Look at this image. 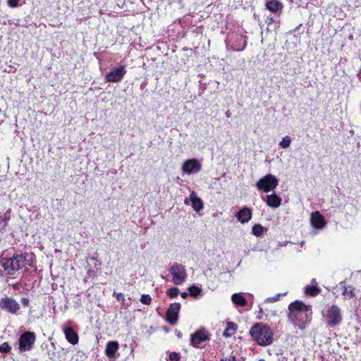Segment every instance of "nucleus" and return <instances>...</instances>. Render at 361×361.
<instances>
[{"instance_id": "nucleus-1", "label": "nucleus", "mask_w": 361, "mask_h": 361, "mask_svg": "<svg viewBox=\"0 0 361 361\" xmlns=\"http://www.w3.org/2000/svg\"><path fill=\"white\" fill-rule=\"evenodd\" d=\"M288 319L300 329L304 330L312 319V307L300 301L291 302L288 306Z\"/></svg>"}, {"instance_id": "nucleus-2", "label": "nucleus", "mask_w": 361, "mask_h": 361, "mask_svg": "<svg viewBox=\"0 0 361 361\" xmlns=\"http://www.w3.org/2000/svg\"><path fill=\"white\" fill-rule=\"evenodd\" d=\"M34 259L32 253H23L10 258H3L0 263L8 275H13L18 271L31 267Z\"/></svg>"}, {"instance_id": "nucleus-3", "label": "nucleus", "mask_w": 361, "mask_h": 361, "mask_svg": "<svg viewBox=\"0 0 361 361\" xmlns=\"http://www.w3.org/2000/svg\"><path fill=\"white\" fill-rule=\"evenodd\" d=\"M250 334L257 343L261 346L272 344L274 333L268 326L262 323H257L250 329Z\"/></svg>"}, {"instance_id": "nucleus-4", "label": "nucleus", "mask_w": 361, "mask_h": 361, "mask_svg": "<svg viewBox=\"0 0 361 361\" xmlns=\"http://www.w3.org/2000/svg\"><path fill=\"white\" fill-rule=\"evenodd\" d=\"M322 315L325 323L331 327L339 325L342 322L341 309L336 305L329 306L326 311L322 312Z\"/></svg>"}, {"instance_id": "nucleus-5", "label": "nucleus", "mask_w": 361, "mask_h": 361, "mask_svg": "<svg viewBox=\"0 0 361 361\" xmlns=\"http://www.w3.org/2000/svg\"><path fill=\"white\" fill-rule=\"evenodd\" d=\"M278 185L279 180L274 175L269 173L259 179L256 183V188L259 191L269 192L274 191Z\"/></svg>"}, {"instance_id": "nucleus-6", "label": "nucleus", "mask_w": 361, "mask_h": 361, "mask_svg": "<svg viewBox=\"0 0 361 361\" xmlns=\"http://www.w3.org/2000/svg\"><path fill=\"white\" fill-rule=\"evenodd\" d=\"M169 272L172 276V282L175 285H181L187 279L188 274L184 265L178 262L173 263L169 268Z\"/></svg>"}, {"instance_id": "nucleus-7", "label": "nucleus", "mask_w": 361, "mask_h": 361, "mask_svg": "<svg viewBox=\"0 0 361 361\" xmlns=\"http://www.w3.org/2000/svg\"><path fill=\"white\" fill-rule=\"evenodd\" d=\"M36 341V335L32 331H25L19 338V350L21 353L32 350Z\"/></svg>"}, {"instance_id": "nucleus-8", "label": "nucleus", "mask_w": 361, "mask_h": 361, "mask_svg": "<svg viewBox=\"0 0 361 361\" xmlns=\"http://www.w3.org/2000/svg\"><path fill=\"white\" fill-rule=\"evenodd\" d=\"M126 73V66L124 65H120L107 73L105 75V80L108 82H120L124 78Z\"/></svg>"}, {"instance_id": "nucleus-9", "label": "nucleus", "mask_w": 361, "mask_h": 361, "mask_svg": "<svg viewBox=\"0 0 361 361\" xmlns=\"http://www.w3.org/2000/svg\"><path fill=\"white\" fill-rule=\"evenodd\" d=\"M0 308L14 314L20 310V305L14 298L5 296L0 300Z\"/></svg>"}, {"instance_id": "nucleus-10", "label": "nucleus", "mask_w": 361, "mask_h": 361, "mask_svg": "<svg viewBox=\"0 0 361 361\" xmlns=\"http://www.w3.org/2000/svg\"><path fill=\"white\" fill-rule=\"evenodd\" d=\"M181 170L187 175L195 174L202 170V164L196 159H188L183 164Z\"/></svg>"}, {"instance_id": "nucleus-11", "label": "nucleus", "mask_w": 361, "mask_h": 361, "mask_svg": "<svg viewBox=\"0 0 361 361\" xmlns=\"http://www.w3.org/2000/svg\"><path fill=\"white\" fill-rule=\"evenodd\" d=\"M180 310V303L174 302L169 306L166 313V320L169 324L171 325L176 324L178 319Z\"/></svg>"}, {"instance_id": "nucleus-12", "label": "nucleus", "mask_w": 361, "mask_h": 361, "mask_svg": "<svg viewBox=\"0 0 361 361\" xmlns=\"http://www.w3.org/2000/svg\"><path fill=\"white\" fill-rule=\"evenodd\" d=\"M184 204L186 205L191 204L192 209L198 212L203 209V202L197 197V193L192 191L188 197L184 200Z\"/></svg>"}, {"instance_id": "nucleus-13", "label": "nucleus", "mask_w": 361, "mask_h": 361, "mask_svg": "<svg viewBox=\"0 0 361 361\" xmlns=\"http://www.w3.org/2000/svg\"><path fill=\"white\" fill-rule=\"evenodd\" d=\"M100 264L98 263L95 257H90L88 267L87 269V276L84 279L85 283L88 282L90 279H93L97 276V272L99 270Z\"/></svg>"}, {"instance_id": "nucleus-14", "label": "nucleus", "mask_w": 361, "mask_h": 361, "mask_svg": "<svg viewBox=\"0 0 361 361\" xmlns=\"http://www.w3.org/2000/svg\"><path fill=\"white\" fill-rule=\"evenodd\" d=\"M262 200L266 202L267 205L272 209H277L281 205L282 199L276 192L267 195Z\"/></svg>"}, {"instance_id": "nucleus-15", "label": "nucleus", "mask_w": 361, "mask_h": 361, "mask_svg": "<svg viewBox=\"0 0 361 361\" xmlns=\"http://www.w3.org/2000/svg\"><path fill=\"white\" fill-rule=\"evenodd\" d=\"M310 223L312 226L315 229H322L326 225L324 218L319 212L312 213L310 216Z\"/></svg>"}, {"instance_id": "nucleus-16", "label": "nucleus", "mask_w": 361, "mask_h": 361, "mask_svg": "<svg viewBox=\"0 0 361 361\" xmlns=\"http://www.w3.org/2000/svg\"><path fill=\"white\" fill-rule=\"evenodd\" d=\"M252 212L251 209L247 207H243L235 214L236 219L241 224L247 223L252 219Z\"/></svg>"}, {"instance_id": "nucleus-17", "label": "nucleus", "mask_w": 361, "mask_h": 361, "mask_svg": "<svg viewBox=\"0 0 361 361\" xmlns=\"http://www.w3.org/2000/svg\"><path fill=\"white\" fill-rule=\"evenodd\" d=\"M208 339V336L204 331H197L191 336L190 343L194 347L198 348L201 343Z\"/></svg>"}, {"instance_id": "nucleus-18", "label": "nucleus", "mask_w": 361, "mask_h": 361, "mask_svg": "<svg viewBox=\"0 0 361 361\" xmlns=\"http://www.w3.org/2000/svg\"><path fill=\"white\" fill-rule=\"evenodd\" d=\"M304 292L306 295L310 297H315L320 293L321 288L318 286L315 279H312L311 283L304 288Z\"/></svg>"}, {"instance_id": "nucleus-19", "label": "nucleus", "mask_w": 361, "mask_h": 361, "mask_svg": "<svg viewBox=\"0 0 361 361\" xmlns=\"http://www.w3.org/2000/svg\"><path fill=\"white\" fill-rule=\"evenodd\" d=\"M236 42L235 43H232L231 45V49L235 51H243L247 44L245 38L242 35H235Z\"/></svg>"}, {"instance_id": "nucleus-20", "label": "nucleus", "mask_w": 361, "mask_h": 361, "mask_svg": "<svg viewBox=\"0 0 361 361\" xmlns=\"http://www.w3.org/2000/svg\"><path fill=\"white\" fill-rule=\"evenodd\" d=\"M64 334L66 340L70 343L75 345L76 343H78V336L77 333L71 327L65 328Z\"/></svg>"}, {"instance_id": "nucleus-21", "label": "nucleus", "mask_w": 361, "mask_h": 361, "mask_svg": "<svg viewBox=\"0 0 361 361\" xmlns=\"http://www.w3.org/2000/svg\"><path fill=\"white\" fill-rule=\"evenodd\" d=\"M266 7L271 13H278L279 15L283 8V5L276 0H271L266 3Z\"/></svg>"}, {"instance_id": "nucleus-22", "label": "nucleus", "mask_w": 361, "mask_h": 361, "mask_svg": "<svg viewBox=\"0 0 361 361\" xmlns=\"http://www.w3.org/2000/svg\"><path fill=\"white\" fill-rule=\"evenodd\" d=\"M118 349V343L116 341H110L106 344L105 353L108 357H113Z\"/></svg>"}, {"instance_id": "nucleus-23", "label": "nucleus", "mask_w": 361, "mask_h": 361, "mask_svg": "<svg viewBox=\"0 0 361 361\" xmlns=\"http://www.w3.org/2000/svg\"><path fill=\"white\" fill-rule=\"evenodd\" d=\"M231 301L238 307H245L247 305V300L241 293H234L231 295Z\"/></svg>"}, {"instance_id": "nucleus-24", "label": "nucleus", "mask_w": 361, "mask_h": 361, "mask_svg": "<svg viewBox=\"0 0 361 361\" xmlns=\"http://www.w3.org/2000/svg\"><path fill=\"white\" fill-rule=\"evenodd\" d=\"M237 326L232 322H228L226 324V329L223 333V336L226 338H229L235 334Z\"/></svg>"}, {"instance_id": "nucleus-25", "label": "nucleus", "mask_w": 361, "mask_h": 361, "mask_svg": "<svg viewBox=\"0 0 361 361\" xmlns=\"http://www.w3.org/2000/svg\"><path fill=\"white\" fill-rule=\"evenodd\" d=\"M341 287L343 288L342 294L345 296V299H351L355 296V289L351 287H346L344 283L342 282L340 283Z\"/></svg>"}, {"instance_id": "nucleus-26", "label": "nucleus", "mask_w": 361, "mask_h": 361, "mask_svg": "<svg viewBox=\"0 0 361 361\" xmlns=\"http://www.w3.org/2000/svg\"><path fill=\"white\" fill-rule=\"evenodd\" d=\"M266 23L267 24V30L270 31L276 30L279 27V22L275 20L271 16L267 17Z\"/></svg>"}, {"instance_id": "nucleus-27", "label": "nucleus", "mask_w": 361, "mask_h": 361, "mask_svg": "<svg viewBox=\"0 0 361 361\" xmlns=\"http://www.w3.org/2000/svg\"><path fill=\"white\" fill-rule=\"evenodd\" d=\"M264 231V227L260 224H255L252 228V233L257 237L261 236L263 234Z\"/></svg>"}, {"instance_id": "nucleus-28", "label": "nucleus", "mask_w": 361, "mask_h": 361, "mask_svg": "<svg viewBox=\"0 0 361 361\" xmlns=\"http://www.w3.org/2000/svg\"><path fill=\"white\" fill-rule=\"evenodd\" d=\"M202 289L200 287L196 286L195 285H192L188 288V291L191 296L197 297L202 292Z\"/></svg>"}, {"instance_id": "nucleus-29", "label": "nucleus", "mask_w": 361, "mask_h": 361, "mask_svg": "<svg viewBox=\"0 0 361 361\" xmlns=\"http://www.w3.org/2000/svg\"><path fill=\"white\" fill-rule=\"evenodd\" d=\"M291 143V137L286 135L282 138V140L279 142V146L283 149L289 147Z\"/></svg>"}, {"instance_id": "nucleus-30", "label": "nucleus", "mask_w": 361, "mask_h": 361, "mask_svg": "<svg viewBox=\"0 0 361 361\" xmlns=\"http://www.w3.org/2000/svg\"><path fill=\"white\" fill-rule=\"evenodd\" d=\"M178 294L179 289L177 287H171L166 292L167 296L171 299H173L176 297H177Z\"/></svg>"}, {"instance_id": "nucleus-31", "label": "nucleus", "mask_w": 361, "mask_h": 361, "mask_svg": "<svg viewBox=\"0 0 361 361\" xmlns=\"http://www.w3.org/2000/svg\"><path fill=\"white\" fill-rule=\"evenodd\" d=\"M286 294V293H278L276 294V295H274V297H270V298H267L266 300H265V302H277L281 295H285Z\"/></svg>"}, {"instance_id": "nucleus-32", "label": "nucleus", "mask_w": 361, "mask_h": 361, "mask_svg": "<svg viewBox=\"0 0 361 361\" xmlns=\"http://www.w3.org/2000/svg\"><path fill=\"white\" fill-rule=\"evenodd\" d=\"M11 350V348L8 345V343L5 342L0 345V352L3 353H7L10 352Z\"/></svg>"}, {"instance_id": "nucleus-33", "label": "nucleus", "mask_w": 361, "mask_h": 361, "mask_svg": "<svg viewBox=\"0 0 361 361\" xmlns=\"http://www.w3.org/2000/svg\"><path fill=\"white\" fill-rule=\"evenodd\" d=\"M140 301L145 305H149L152 301V298L149 295H142L140 298Z\"/></svg>"}, {"instance_id": "nucleus-34", "label": "nucleus", "mask_w": 361, "mask_h": 361, "mask_svg": "<svg viewBox=\"0 0 361 361\" xmlns=\"http://www.w3.org/2000/svg\"><path fill=\"white\" fill-rule=\"evenodd\" d=\"M179 359V355L176 352H172L169 354L168 361H178Z\"/></svg>"}, {"instance_id": "nucleus-35", "label": "nucleus", "mask_w": 361, "mask_h": 361, "mask_svg": "<svg viewBox=\"0 0 361 361\" xmlns=\"http://www.w3.org/2000/svg\"><path fill=\"white\" fill-rule=\"evenodd\" d=\"M7 4L11 8H16L18 6L19 0H7Z\"/></svg>"}, {"instance_id": "nucleus-36", "label": "nucleus", "mask_w": 361, "mask_h": 361, "mask_svg": "<svg viewBox=\"0 0 361 361\" xmlns=\"http://www.w3.org/2000/svg\"><path fill=\"white\" fill-rule=\"evenodd\" d=\"M8 219V218H7L6 216H0V224H1V222H4V224H3L2 227H5L6 226Z\"/></svg>"}, {"instance_id": "nucleus-37", "label": "nucleus", "mask_w": 361, "mask_h": 361, "mask_svg": "<svg viewBox=\"0 0 361 361\" xmlns=\"http://www.w3.org/2000/svg\"><path fill=\"white\" fill-rule=\"evenodd\" d=\"M29 299L27 298H23L21 299V303L25 307H27L29 305Z\"/></svg>"}, {"instance_id": "nucleus-38", "label": "nucleus", "mask_w": 361, "mask_h": 361, "mask_svg": "<svg viewBox=\"0 0 361 361\" xmlns=\"http://www.w3.org/2000/svg\"><path fill=\"white\" fill-rule=\"evenodd\" d=\"M221 361H235V356H229L227 357H224L221 360Z\"/></svg>"}, {"instance_id": "nucleus-39", "label": "nucleus", "mask_w": 361, "mask_h": 361, "mask_svg": "<svg viewBox=\"0 0 361 361\" xmlns=\"http://www.w3.org/2000/svg\"><path fill=\"white\" fill-rule=\"evenodd\" d=\"M180 296H181V298H183V299H185V298H188V293H186V292H183V293H180Z\"/></svg>"}, {"instance_id": "nucleus-40", "label": "nucleus", "mask_w": 361, "mask_h": 361, "mask_svg": "<svg viewBox=\"0 0 361 361\" xmlns=\"http://www.w3.org/2000/svg\"><path fill=\"white\" fill-rule=\"evenodd\" d=\"M226 115L227 117H230V114H229L228 111L226 112Z\"/></svg>"}, {"instance_id": "nucleus-41", "label": "nucleus", "mask_w": 361, "mask_h": 361, "mask_svg": "<svg viewBox=\"0 0 361 361\" xmlns=\"http://www.w3.org/2000/svg\"><path fill=\"white\" fill-rule=\"evenodd\" d=\"M358 75L361 78V67H360V73H359Z\"/></svg>"}, {"instance_id": "nucleus-42", "label": "nucleus", "mask_w": 361, "mask_h": 361, "mask_svg": "<svg viewBox=\"0 0 361 361\" xmlns=\"http://www.w3.org/2000/svg\"><path fill=\"white\" fill-rule=\"evenodd\" d=\"M259 312H260V313H262V308H260V309H259Z\"/></svg>"}, {"instance_id": "nucleus-43", "label": "nucleus", "mask_w": 361, "mask_h": 361, "mask_svg": "<svg viewBox=\"0 0 361 361\" xmlns=\"http://www.w3.org/2000/svg\"><path fill=\"white\" fill-rule=\"evenodd\" d=\"M259 361H264V360H260Z\"/></svg>"}]
</instances>
